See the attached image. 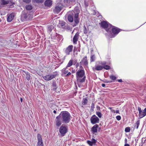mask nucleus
Instances as JSON below:
<instances>
[{
  "label": "nucleus",
  "instance_id": "f704fd0d",
  "mask_svg": "<svg viewBox=\"0 0 146 146\" xmlns=\"http://www.w3.org/2000/svg\"><path fill=\"white\" fill-rule=\"evenodd\" d=\"M110 78L111 79L113 80H115L116 78V77L115 76L113 75H111L110 76Z\"/></svg>",
  "mask_w": 146,
  "mask_h": 146
},
{
  "label": "nucleus",
  "instance_id": "39448f33",
  "mask_svg": "<svg viewBox=\"0 0 146 146\" xmlns=\"http://www.w3.org/2000/svg\"><path fill=\"white\" fill-rule=\"evenodd\" d=\"M91 123L93 124L98 123L99 121V119L95 115H93L90 118Z\"/></svg>",
  "mask_w": 146,
  "mask_h": 146
},
{
  "label": "nucleus",
  "instance_id": "ea45409f",
  "mask_svg": "<svg viewBox=\"0 0 146 146\" xmlns=\"http://www.w3.org/2000/svg\"><path fill=\"white\" fill-rule=\"evenodd\" d=\"M116 118L118 121L120 120L121 119V117L119 115H118L116 117Z\"/></svg>",
  "mask_w": 146,
  "mask_h": 146
},
{
  "label": "nucleus",
  "instance_id": "680f3d73",
  "mask_svg": "<svg viewBox=\"0 0 146 146\" xmlns=\"http://www.w3.org/2000/svg\"><path fill=\"white\" fill-rule=\"evenodd\" d=\"M112 112H114V113H115V110H112Z\"/></svg>",
  "mask_w": 146,
  "mask_h": 146
},
{
  "label": "nucleus",
  "instance_id": "c85d7f7f",
  "mask_svg": "<svg viewBox=\"0 0 146 146\" xmlns=\"http://www.w3.org/2000/svg\"><path fill=\"white\" fill-rule=\"evenodd\" d=\"M95 60V56L94 55H92L90 57V62H91L94 61Z\"/></svg>",
  "mask_w": 146,
  "mask_h": 146
},
{
  "label": "nucleus",
  "instance_id": "bb28decb",
  "mask_svg": "<svg viewBox=\"0 0 146 146\" xmlns=\"http://www.w3.org/2000/svg\"><path fill=\"white\" fill-rule=\"evenodd\" d=\"M26 8L28 10H31L32 9V7L31 5H27L26 6Z\"/></svg>",
  "mask_w": 146,
  "mask_h": 146
},
{
  "label": "nucleus",
  "instance_id": "72a5a7b5",
  "mask_svg": "<svg viewBox=\"0 0 146 146\" xmlns=\"http://www.w3.org/2000/svg\"><path fill=\"white\" fill-rule=\"evenodd\" d=\"M96 114L100 118H101L102 117V115L101 113L99 111L96 112Z\"/></svg>",
  "mask_w": 146,
  "mask_h": 146
},
{
  "label": "nucleus",
  "instance_id": "e433bc0d",
  "mask_svg": "<svg viewBox=\"0 0 146 146\" xmlns=\"http://www.w3.org/2000/svg\"><path fill=\"white\" fill-rule=\"evenodd\" d=\"M140 121L138 120L136 122L135 126L136 125V129H137L139 125Z\"/></svg>",
  "mask_w": 146,
  "mask_h": 146
},
{
  "label": "nucleus",
  "instance_id": "2f4dec72",
  "mask_svg": "<svg viewBox=\"0 0 146 146\" xmlns=\"http://www.w3.org/2000/svg\"><path fill=\"white\" fill-rule=\"evenodd\" d=\"M53 26L52 25H51L48 27V31L51 32L53 29Z\"/></svg>",
  "mask_w": 146,
  "mask_h": 146
},
{
  "label": "nucleus",
  "instance_id": "c756f323",
  "mask_svg": "<svg viewBox=\"0 0 146 146\" xmlns=\"http://www.w3.org/2000/svg\"><path fill=\"white\" fill-rule=\"evenodd\" d=\"M103 69L104 68L106 70H109L110 69V67L108 65H104V66H103Z\"/></svg>",
  "mask_w": 146,
  "mask_h": 146
},
{
  "label": "nucleus",
  "instance_id": "f257e3e1",
  "mask_svg": "<svg viewBox=\"0 0 146 146\" xmlns=\"http://www.w3.org/2000/svg\"><path fill=\"white\" fill-rule=\"evenodd\" d=\"M80 11L78 8L76 7L73 11H72L68 15V21L70 22L73 21L74 20L75 23L77 24L79 22L80 19L79 18V14Z\"/></svg>",
  "mask_w": 146,
  "mask_h": 146
},
{
  "label": "nucleus",
  "instance_id": "e2e57ef3",
  "mask_svg": "<svg viewBox=\"0 0 146 146\" xmlns=\"http://www.w3.org/2000/svg\"><path fill=\"white\" fill-rule=\"evenodd\" d=\"M1 19L0 18V22H1Z\"/></svg>",
  "mask_w": 146,
  "mask_h": 146
},
{
  "label": "nucleus",
  "instance_id": "0e129e2a",
  "mask_svg": "<svg viewBox=\"0 0 146 146\" xmlns=\"http://www.w3.org/2000/svg\"><path fill=\"white\" fill-rule=\"evenodd\" d=\"M73 72H73L72 73H73Z\"/></svg>",
  "mask_w": 146,
  "mask_h": 146
},
{
  "label": "nucleus",
  "instance_id": "b1692460",
  "mask_svg": "<svg viewBox=\"0 0 146 146\" xmlns=\"http://www.w3.org/2000/svg\"><path fill=\"white\" fill-rule=\"evenodd\" d=\"M33 2L37 4L41 3L44 1V0H32Z\"/></svg>",
  "mask_w": 146,
  "mask_h": 146
},
{
  "label": "nucleus",
  "instance_id": "f8f14e48",
  "mask_svg": "<svg viewBox=\"0 0 146 146\" xmlns=\"http://www.w3.org/2000/svg\"><path fill=\"white\" fill-rule=\"evenodd\" d=\"M62 8V5L60 4L58 6H56L54 9H53V11L55 13H58L61 10Z\"/></svg>",
  "mask_w": 146,
  "mask_h": 146
},
{
  "label": "nucleus",
  "instance_id": "bf43d9fd",
  "mask_svg": "<svg viewBox=\"0 0 146 146\" xmlns=\"http://www.w3.org/2000/svg\"><path fill=\"white\" fill-rule=\"evenodd\" d=\"M53 113H54L56 114V111L55 110H54V111H53Z\"/></svg>",
  "mask_w": 146,
  "mask_h": 146
},
{
  "label": "nucleus",
  "instance_id": "13d9d810",
  "mask_svg": "<svg viewBox=\"0 0 146 146\" xmlns=\"http://www.w3.org/2000/svg\"><path fill=\"white\" fill-rule=\"evenodd\" d=\"M85 4L86 5V7L88 6V4L86 3L85 2Z\"/></svg>",
  "mask_w": 146,
  "mask_h": 146
},
{
  "label": "nucleus",
  "instance_id": "5fc2aeb1",
  "mask_svg": "<svg viewBox=\"0 0 146 146\" xmlns=\"http://www.w3.org/2000/svg\"><path fill=\"white\" fill-rule=\"evenodd\" d=\"M124 146H129V145L127 143H125V144Z\"/></svg>",
  "mask_w": 146,
  "mask_h": 146
},
{
  "label": "nucleus",
  "instance_id": "79ce46f5",
  "mask_svg": "<svg viewBox=\"0 0 146 146\" xmlns=\"http://www.w3.org/2000/svg\"><path fill=\"white\" fill-rule=\"evenodd\" d=\"M138 110L139 111V113H140L141 112V111H142L141 110V108L140 107H138Z\"/></svg>",
  "mask_w": 146,
  "mask_h": 146
},
{
  "label": "nucleus",
  "instance_id": "6ab92c4d",
  "mask_svg": "<svg viewBox=\"0 0 146 146\" xmlns=\"http://www.w3.org/2000/svg\"><path fill=\"white\" fill-rule=\"evenodd\" d=\"M82 62L84 65L87 66L88 64V60L87 59V56H86L84 57L81 60V61L80 62V64H81Z\"/></svg>",
  "mask_w": 146,
  "mask_h": 146
},
{
  "label": "nucleus",
  "instance_id": "ddd939ff",
  "mask_svg": "<svg viewBox=\"0 0 146 146\" xmlns=\"http://www.w3.org/2000/svg\"><path fill=\"white\" fill-rule=\"evenodd\" d=\"M1 3V7L2 5L8 4H11L12 2L10 0H0Z\"/></svg>",
  "mask_w": 146,
  "mask_h": 146
},
{
  "label": "nucleus",
  "instance_id": "4d7b16f0",
  "mask_svg": "<svg viewBox=\"0 0 146 146\" xmlns=\"http://www.w3.org/2000/svg\"><path fill=\"white\" fill-rule=\"evenodd\" d=\"M23 100L22 98H20V100H21V102H23Z\"/></svg>",
  "mask_w": 146,
  "mask_h": 146
},
{
  "label": "nucleus",
  "instance_id": "423d86ee",
  "mask_svg": "<svg viewBox=\"0 0 146 146\" xmlns=\"http://www.w3.org/2000/svg\"><path fill=\"white\" fill-rule=\"evenodd\" d=\"M86 76L76 77V81L78 85L84 82L86 80Z\"/></svg>",
  "mask_w": 146,
  "mask_h": 146
},
{
  "label": "nucleus",
  "instance_id": "09e8293b",
  "mask_svg": "<svg viewBox=\"0 0 146 146\" xmlns=\"http://www.w3.org/2000/svg\"><path fill=\"white\" fill-rule=\"evenodd\" d=\"M117 81L118 82H122V81L121 79L118 80Z\"/></svg>",
  "mask_w": 146,
  "mask_h": 146
},
{
  "label": "nucleus",
  "instance_id": "473e14b6",
  "mask_svg": "<svg viewBox=\"0 0 146 146\" xmlns=\"http://www.w3.org/2000/svg\"><path fill=\"white\" fill-rule=\"evenodd\" d=\"M88 100L86 98L83 99V105H85L87 104Z\"/></svg>",
  "mask_w": 146,
  "mask_h": 146
},
{
  "label": "nucleus",
  "instance_id": "69168bd1",
  "mask_svg": "<svg viewBox=\"0 0 146 146\" xmlns=\"http://www.w3.org/2000/svg\"><path fill=\"white\" fill-rule=\"evenodd\" d=\"M73 72H73L72 73H73Z\"/></svg>",
  "mask_w": 146,
  "mask_h": 146
},
{
  "label": "nucleus",
  "instance_id": "f3484780",
  "mask_svg": "<svg viewBox=\"0 0 146 146\" xmlns=\"http://www.w3.org/2000/svg\"><path fill=\"white\" fill-rule=\"evenodd\" d=\"M79 36V33H76L74 36L73 39V41L74 44H76L77 42Z\"/></svg>",
  "mask_w": 146,
  "mask_h": 146
},
{
  "label": "nucleus",
  "instance_id": "a19ab883",
  "mask_svg": "<svg viewBox=\"0 0 146 146\" xmlns=\"http://www.w3.org/2000/svg\"><path fill=\"white\" fill-rule=\"evenodd\" d=\"M94 107V103H92L91 106V109L92 110H93Z\"/></svg>",
  "mask_w": 146,
  "mask_h": 146
},
{
  "label": "nucleus",
  "instance_id": "49530a36",
  "mask_svg": "<svg viewBox=\"0 0 146 146\" xmlns=\"http://www.w3.org/2000/svg\"><path fill=\"white\" fill-rule=\"evenodd\" d=\"M79 66V63L78 62L76 64V68H77Z\"/></svg>",
  "mask_w": 146,
  "mask_h": 146
},
{
  "label": "nucleus",
  "instance_id": "a878e982",
  "mask_svg": "<svg viewBox=\"0 0 146 146\" xmlns=\"http://www.w3.org/2000/svg\"><path fill=\"white\" fill-rule=\"evenodd\" d=\"M73 60L72 59H71L70 60L69 62H68L67 66L66 67H70L72 66V64H73Z\"/></svg>",
  "mask_w": 146,
  "mask_h": 146
},
{
  "label": "nucleus",
  "instance_id": "de8ad7c7",
  "mask_svg": "<svg viewBox=\"0 0 146 146\" xmlns=\"http://www.w3.org/2000/svg\"><path fill=\"white\" fill-rule=\"evenodd\" d=\"M80 64V68L81 69H84L83 67H82V66L81 65V64Z\"/></svg>",
  "mask_w": 146,
  "mask_h": 146
},
{
  "label": "nucleus",
  "instance_id": "58836bf2",
  "mask_svg": "<svg viewBox=\"0 0 146 146\" xmlns=\"http://www.w3.org/2000/svg\"><path fill=\"white\" fill-rule=\"evenodd\" d=\"M23 1L26 3H29L31 2V0H23Z\"/></svg>",
  "mask_w": 146,
  "mask_h": 146
},
{
  "label": "nucleus",
  "instance_id": "6e6552de",
  "mask_svg": "<svg viewBox=\"0 0 146 146\" xmlns=\"http://www.w3.org/2000/svg\"><path fill=\"white\" fill-rule=\"evenodd\" d=\"M56 76L55 74L48 75L43 76V79L46 80H50L54 78Z\"/></svg>",
  "mask_w": 146,
  "mask_h": 146
},
{
  "label": "nucleus",
  "instance_id": "393cba45",
  "mask_svg": "<svg viewBox=\"0 0 146 146\" xmlns=\"http://www.w3.org/2000/svg\"><path fill=\"white\" fill-rule=\"evenodd\" d=\"M25 74L26 78L28 80H29L30 79V76L29 73L28 72H24Z\"/></svg>",
  "mask_w": 146,
  "mask_h": 146
},
{
  "label": "nucleus",
  "instance_id": "864d4df0",
  "mask_svg": "<svg viewBox=\"0 0 146 146\" xmlns=\"http://www.w3.org/2000/svg\"><path fill=\"white\" fill-rule=\"evenodd\" d=\"M115 112L116 113H119V110H117L115 111Z\"/></svg>",
  "mask_w": 146,
  "mask_h": 146
},
{
  "label": "nucleus",
  "instance_id": "2eb2a0df",
  "mask_svg": "<svg viewBox=\"0 0 146 146\" xmlns=\"http://www.w3.org/2000/svg\"><path fill=\"white\" fill-rule=\"evenodd\" d=\"M112 33L114 35H117L120 31V29L116 27H114L111 29Z\"/></svg>",
  "mask_w": 146,
  "mask_h": 146
},
{
  "label": "nucleus",
  "instance_id": "052dcab7",
  "mask_svg": "<svg viewBox=\"0 0 146 146\" xmlns=\"http://www.w3.org/2000/svg\"><path fill=\"white\" fill-rule=\"evenodd\" d=\"M109 109H110V110H112V107H110V108H109Z\"/></svg>",
  "mask_w": 146,
  "mask_h": 146
},
{
  "label": "nucleus",
  "instance_id": "a18cd8bd",
  "mask_svg": "<svg viewBox=\"0 0 146 146\" xmlns=\"http://www.w3.org/2000/svg\"><path fill=\"white\" fill-rule=\"evenodd\" d=\"M111 82H112V81H108L107 80H106L104 81L106 83H110Z\"/></svg>",
  "mask_w": 146,
  "mask_h": 146
},
{
  "label": "nucleus",
  "instance_id": "a211bd4d",
  "mask_svg": "<svg viewBox=\"0 0 146 146\" xmlns=\"http://www.w3.org/2000/svg\"><path fill=\"white\" fill-rule=\"evenodd\" d=\"M52 4V1L50 0H46L44 2V5L45 6L47 7H50Z\"/></svg>",
  "mask_w": 146,
  "mask_h": 146
},
{
  "label": "nucleus",
  "instance_id": "4468645a",
  "mask_svg": "<svg viewBox=\"0 0 146 146\" xmlns=\"http://www.w3.org/2000/svg\"><path fill=\"white\" fill-rule=\"evenodd\" d=\"M67 67L64 68L62 70V72L63 74H66L65 76L67 77L71 75V73L70 72H69L68 70H67Z\"/></svg>",
  "mask_w": 146,
  "mask_h": 146
},
{
  "label": "nucleus",
  "instance_id": "4be33fe9",
  "mask_svg": "<svg viewBox=\"0 0 146 146\" xmlns=\"http://www.w3.org/2000/svg\"><path fill=\"white\" fill-rule=\"evenodd\" d=\"M14 17L13 13H11L7 17V21L8 22H11L13 19Z\"/></svg>",
  "mask_w": 146,
  "mask_h": 146
},
{
  "label": "nucleus",
  "instance_id": "412c9836",
  "mask_svg": "<svg viewBox=\"0 0 146 146\" xmlns=\"http://www.w3.org/2000/svg\"><path fill=\"white\" fill-rule=\"evenodd\" d=\"M98 127V124H95L92 127L91 130L93 133H95L97 132V128Z\"/></svg>",
  "mask_w": 146,
  "mask_h": 146
},
{
  "label": "nucleus",
  "instance_id": "8fccbe9b",
  "mask_svg": "<svg viewBox=\"0 0 146 146\" xmlns=\"http://www.w3.org/2000/svg\"><path fill=\"white\" fill-rule=\"evenodd\" d=\"M102 87H104L105 86V84H102Z\"/></svg>",
  "mask_w": 146,
  "mask_h": 146
},
{
  "label": "nucleus",
  "instance_id": "37998d69",
  "mask_svg": "<svg viewBox=\"0 0 146 146\" xmlns=\"http://www.w3.org/2000/svg\"><path fill=\"white\" fill-rule=\"evenodd\" d=\"M106 62H102V63H101V64L102 65V66H104V65H106Z\"/></svg>",
  "mask_w": 146,
  "mask_h": 146
},
{
  "label": "nucleus",
  "instance_id": "5701e85b",
  "mask_svg": "<svg viewBox=\"0 0 146 146\" xmlns=\"http://www.w3.org/2000/svg\"><path fill=\"white\" fill-rule=\"evenodd\" d=\"M96 140L94 139H92L91 141L88 140L87 141L88 143L90 146L95 145L96 143Z\"/></svg>",
  "mask_w": 146,
  "mask_h": 146
},
{
  "label": "nucleus",
  "instance_id": "1a4fd4ad",
  "mask_svg": "<svg viewBox=\"0 0 146 146\" xmlns=\"http://www.w3.org/2000/svg\"><path fill=\"white\" fill-rule=\"evenodd\" d=\"M56 125L57 126H59L61 124L62 121H63L62 119L59 115L56 117L55 119Z\"/></svg>",
  "mask_w": 146,
  "mask_h": 146
},
{
  "label": "nucleus",
  "instance_id": "20e7f679",
  "mask_svg": "<svg viewBox=\"0 0 146 146\" xmlns=\"http://www.w3.org/2000/svg\"><path fill=\"white\" fill-rule=\"evenodd\" d=\"M67 131V128L65 126H64L63 125H61L59 129V132L61 135L62 136H64Z\"/></svg>",
  "mask_w": 146,
  "mask_h": 146
},
{
  "label": "nucleus",
  "instance_id": "9d476101",
  "mask_svg": "<svg viewBox=\"0 0 146 146\" xmlns=\"http://www.w3.org/2000/svg\"><path fill=\"white\" fill-rule=\"evenodd\" d=\"M38 143L37 146H43V143L41 135L40 134L37 135Z\"/></svg>",
  "mask_w": 146,
  "mask_h": 146
},
{
  "label": "nucleus",
  "instance_id": "603ef678",
  "mask_svg": "<svg viewBox=\"0 0 146 146\" xmlns=\"http://www.w3.org/2000/svg\"><path fill=\"white\" fill-rule=\"evenodd\" d=\"M53 86H56V83L55 82H54L53 83Z\"/></svg>",
  "mask_w": 146,
  "mask_h": 146
},
{
  "label": "nucleus",
  "instance_id": "c03bdc74",
  "mask_svg": "<svg viewBox=\"0 0 146 146\" xmlns=\"http://www.w3.org/2000/svg\"><path fill=\"white\" fill-rule=\"evenodd\" d=\"M74 61V63H73V64L74 65H75L77 63V60H75L74 61Z\"/></svg>",
  "mask_w": 146,
  "mask_h": 146
},
{
  "label": "nucleus",
  "instance_id": "3c124183",
  "mask_svg": "<svg viewBox=\"0 0 146 146\" xmlns=\"http://www.w3.org/2000/svg\"><path fill=\"white\" fill-rule=\"evenodd\" d=\"M125 143H127V139L125 138Z\"/></svg>",
  "mask_w": 146,
  "mask_h": 146
},
{
  "label": "nucleus",
  "instance_id": "7ed1b4c3",
  "mask_svg": "<svg viewBox=\"0 0 146 146\" xmlns=\"http://www.w3.org/2000/svg\"><path fill=\"white\" fill-rule=\"evenodd\" d=\"M99 24L103 28L106 29V31L107 32H110V29L112 27L111 25L107 22L105 21H103Z\"/></svg>",
  "mask_w": 146,
  "mask_h": 146
},
{
  "label": "nucleus",
  "instance_id": "0eeeda50",
  "mask_svg": "<svg viewBox=\"0 0 146 146\" xmlns=\"http://www.w3.org/2000/svg\"><path fill=\"white\" fill-rule=\"evenodd\" d=\"M73 47V45H70L65 49L64 52L66 55L70 54V53L72 52Z\"/></svg>",
  "mask_w": 146,
  "mask_h": 146
},
{
  "label": "nucleus",
  "instance_id": "7c9ffc66",
  "mask_svg": "<svg viewBox=\"0 0 146 146\" xmlns=\"http://www.w3.org/2000/svg\"><path fill=\"white\" fill-rule=\"evenodd\" d=\"M56 37L57 38V40L58 41H59L62 38V36L61 35H56Z\"/></svg>",
  "mask_w": 146,
  "mask_h": 146
},
{
  "label": "nucleus",
  "instance_id": "c9c22d12",
  "mask_svg": "<svg viewBox=\"0 0 146 146\" xmlns=\"http://www.w3.org/2000/svg\"><path fill=\"white\" fill-rule=\"evenodd\" d=\"M130 129L129 127H127L125 129V131L126 132H130Z\"/></svg>",
  "mask_w": 146,
  "mask_h": 146
},
{
  "label": "nucleus",
  "instance_id": "6e6d98bb",
  "mask_svg": "<svg viewBox=\"0 0 146 146\" xmlns=\"http://www.w3.org/2000/svg\"><path fill=\"white\" fill-rule=\"evenodd\" d=\"M69 1L71 2H74L75 0H69Z\"/></svg>",
  "mask_w": 146,
  "mask_h": 146
},
{
  "label": "nucleus",
  "instance_id": "9b49d317",
  "mask_svg": "<svg viewBox=\"0 0 146 146\" xmlns=\"http://www.w3.org/2000/svg\"><path fill=\"white\" fill-rule=\"evenodd\" d=\"M76 77L86 76L85 71L84 69L78 70L76 73Z\"/></svg>",
  "mask_w": 146,
  "mask_h": 146
},
{
  "label": "nucleus",
  "instance_id": "4c0bfd02",
  "mask_svg": "<svg viewBox=\"0 0 146 146\" xmlns=\"http://www.w3.org/2000/svg\"><path fill=\"white\" fill-rule=\"evenodd\" d=\"M83 32L84 33L86 34L88 33V30L85 26L84 27Z\"/></svg>",
  "mask_w": 146,
  "mask_h": 146
},
{
  "label": "nucleus",
  "instance_id": "cd10ccee",
  "mask_svg": "<svg viewBox=\"0 0 146 146\" xmlns=\"http://www.w3.org/2000/svg\"><path fill=\"white\" fill-rule=\"evenodd\" d=\"M65 24L66 23L65 22H62L59 23V25L62 28H64Z\"/></svg>",
  "mask_w": 146,
  "mask_h": 146
},
{
  "label": "nucleus",
  "instance_id": "dca6fc26",
  "mask_svg": "<svg viewBox=\"0 0 146 146\" xmlns=\"http://www.w3.org/2000/svg\"><path fill=\"white\" fill-rule=\"evenodd\" d=\"M103 69V66L99 65L98 64H96L94 68H93V70H94L99 71L102 70Z\"/></svg>",
  "mask_w": 146,
  "mask_h": 146
},
{
  "label": "nucleus",
  "instance_id": "aec40b11",
  "mask_svg": "<svg viewBox=\"0 0 146 146\" xmlns=\"http://www.w3.org/2000/svg\"><path fill=\"white\" fill-rule=\"evenodd\" d=\"M139 114V117L140 118H142L146 115V108L143 111H141L140 113Z\"/></svg>",
  "mask_w": 146,
  "mask_h": 146
},
{
  "label": "nucleus",
  "instance_id": "f03ea898",
  "mask_svg": "<svg viewBox=\"0 0 146 146\" xmlns=\"http://www.w3.org/2000/svg\"><path fill=\"white\" fill-rule=\"evenodd\" d=\"M59 115L61 117L62 121L65 123H68L71 120L70 115L68 111H62Z\"/></svg>",
  "mask_w": 146,
  "mask_h": 146
}]
</instances>
